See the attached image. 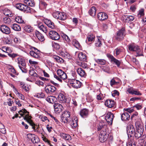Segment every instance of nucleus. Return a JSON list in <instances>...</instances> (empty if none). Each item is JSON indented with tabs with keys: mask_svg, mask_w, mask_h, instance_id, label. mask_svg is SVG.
<instances>
[{
	"mask_svg": "<svg viewBox=\"0 0 146 146\" xmlns=\"http://www.w3.org/2000/svg\"><path fill=\"white\" fill-rule=\"evenodd\" d=\"M106 126L102 122H100L98 126V130L100 131L99 135V140L102 143L106 141L108 136V134L106 131Z\"/></svg>",
	"mask_w": 146,
	"mask_h": 146,
	"instance_id": "obj_1",
	"label": "nucleus"
},
{
	"mask_svg": "<svg viewBox=\"0 0 146 146\" xmlns=\"http://www.w3.org/2000/svg\"><path fill=\"white\" fill-rule=\"evenodd\" d=\"M137 119V137L143 136L144 126L141 117H138Z\"/></svg>",
	"mask_w": 146,
	"mask_h": 146,
	"instance_id": "obj_2",
	"label": "nucleus"
},
{
	"mask_svg": "<svg viewBox=\"0 0 146 146\" xmlns=\"http://www.w3.org/2000/svg\"><path fill=\"white\" fill-rule=\"evenodd\" d=\"M59 102L61 103L69 104L70 103L71 98L69 97H66L62 93H60L58 97Z\"/></svg>",
	"mask_w": 146,
	"mask_h": 146,
	"instance_id": "obj_3",
	"label": "nucleus"
},
{
	"mask_svg": "<svg viewBox=\"0 0 146 146\" xmlns=\"http://www.w3.org/2000/svg\"><path fill=\"white\" fill-rule=\"evenodd\" d=\"M127 131L129 137V136H130V137H134V139H136L137 136L136 135V132H137V127L136 126V130L134 129L133 125L130 126L129 128L128 127Z\"/></svg>",
	"mask_w": 146,
	"mask_h": 146,
	"instance_id": "obj_4",
	"label": "nucleus"
},
{
	"mask_svg": "<svg viewBox=\"0 0 146 146\" xmlns=\"http://www.w3.org/2000/svg\"><path fill=\"white\" fill-rule=\"evenodd\" d=\"M70 113L68 111H64L62 114L61 120L62 122L67 123L68 121L71 119Z\"/></svg>",
	"mask_w": 146,
	"mask_h": 146,
	"instance_id": "obj_5",
	"label": "nucleus"
},
{
	"mask_svg": "<svg viewBox=\"0 0 146 146\" xmlns=\"http://www.w3.org/2000/svg\"><path fill=\"white\" fill-rule=\"evenodd\" d=\"M125 31L124 28H122L118 31L115 36V39L118 41H121L123 39L125 35Z\"/></svg>",
	"mask_w": 146,
	"mask_h": 146,
	"instance_id": "obj_6",
	"label": "nucleus"
},
{
	"mask_svg": "<svg viewBox=\"0 0 146 146\" xmlns=\"http://www.w3.org/2000/svg\"><path fill=\"white\" fill-rule=\"evenodd\" d=\"M68 82L71 86L76 88H80L82 84L80 81L75 79H69Z\"/></svg>",
	"mask_w": 146,
	"mask_h": 146,
	"instance_id": "obj_7",
	"label": "nucleus"
},
{
	"mask_svg": "<svg viewBox=\"0 0 146 146\" xmlns=\"http://www.w3.org/2000/svg\"><path fill=\"white\" fill-rule=\"evenodd\" d=\"M49 36L53 40H57L60 39V36L57 32L54 31H51L48 33Z\"/></svg>",
	"mask_w": 146,
	"mask_h": 146,
	"instance_id": "obj_8",
	"label": "nucleus"
},
{
	"mask_svg": "<svg viewBox=\"0 0 146 146\" xmlns=\"http://www.w3.org/2000/svg\"><path fill=\"white\" fill-rule=\"evenodd\" d=\"M78 122L77 117L76 116H74L68 121L67 123H69L72 128H74L78 126Z\"/></svg>",
	"mask_w": 146,
	"mask_h": 146,
	"instance_id": "obj_9",
	"label": "nucleus"
},
{
	"mask_svg": "<svg viewBox=\"0 0 146 146\" xmlns=\"http://www.w3.org/2000/svg\"><path fill=\"white\" fill-rule=\"evenodd\" d=\"M25 117H23V119L25 120L28 123L32 126V128L34 129L35 131H36L35 129V124L33 122V121L31 119L32 117L29 115V114H25Z\"/></svg>",
	"mask_w": 146,
	"mask_h": 146,
	"instance_id": "obj_10",
	"label": "nucleus"
},
{
	"mask_svg": "<svg viewBox=\"0 0 146 146\" xmlns=\"http://www.w3.org/2000/svg\"><path fill=\"white\" fill-rule=\"evenodd\" d=\"M105 117V119L108 123L110 125H111L114 117L113 114L111 112H108Z\"/></svg>",
	"mask_w": 146,
	"mask_h": 146,
	"instance_id": "obj_11",
	"label": "nucleus"
},
{
	"mask_svg": "<svg viewBox=\"0 0 146 146\" xmlns=\"http://www.w3.org/2000/svg\"><path fill=\"white\" fill-rule=\"evenodd\" d=\"M56 90V87L50 85H48L45 88V91L48 94H52Z\"/></svg>",
	"mask_w": 146,
	"mask_h": 146,
	"instance_id": "obj_12",
	"label": "nucleus"
},
{
	"mask_svg": "<svg viewBox=\"0 0 146 146\" xmlns=\"http://www.w3.org/2000/svg\"><path fill=\"white\" fill-rule=\"evenodd\" d=\"M121 19L124 22L129 23L133 21L134 19V16H128L124 15L122 16Z\"/></svg>",
	"mask_w": 146,
	"mask_h": 146,
	"instance_id": "obj_13",
	"label": "nucleus"
},
{
	"mask_svg": "<svg viewBox=\"0 0 146 146\" xmlns=\"http://www.w3.org/2000/svg\"><path fill=\"white\" fill-rule=\"evenodd\" d=\"M98 19L101 21H104L108 18V16L107 14L103 12L99 13L97 15Z\"/></svg>",
	"mask_w": 146,
	"mask_h": 146,
	"instance_id": "obj_14",
	"label": "nucleus"
},
{
	"mask_svg": "<svg viewBox=\"0 0 146 146\" xmlns=\"http://www.w3.org/2000/svg\"><path fill=\"white\" fill-rule=\"evenodd\" d=\"M104 104L108 108H111L114 106L115 102L113 100L108 99L106 100Z\"/></svg>",
	"mask_w": 146,
	"mask_h": 146,
	"instance_id": "obj_15",
	"label": "nucleus"
},
{
	"mask_svg": "<svg viewBox=\"0 0 146 146\" xmlns=\"http://www.w3.org/2000/svg\"><path fill=\"white\" fill-rule=\"evenodd\" d=\"M54 111L59 113L63 110V108L62 105L59 104L55 103L54 105Z\"/></svg>",
	"mask_w": 146,
	"mask_h": 146,
	"instance_id": "obj_16",
	"label": "nucleus"
},
{
	"mask_svg": "<svg viewBox=\"0 0 146 146\" xmlns=\"http://www.w3.org/2000/svg\"><path fill=\"white\" fill-rule=\"evenodd\" d=\"M0 29L1 31L5 34H8L11 32L9 28L6 25H1Z\"/></svg>",
	"mask_w": 146,
	"mask_h": 146,
	"instance_id": "obj_17",
	"label": "nucleus"
},
{
	"mask_svg": "<svg viewBox=\"0 0 146 146\" xmlns=\"http://www.w3.org/2000/svg\"><path fill=\"white\" fill-rule=\"evenodd\" d=\"M81 116L84 118L87 117L89 114V111L88 109L86 108L81 110L80 112Z\"/></svg>",
	"mask_w": 146,
	"mask_h": 146,
	"instance_id": "obj_18",
	"label": "nucleus"
},
{
	"mask_svg": "<svg viewBox=\"0 0 146 146\" xmlns=\"http://www.w3.org/2000/svg\"><path fill=\"white\" fill-rule=\"evenodd\" d=\"M44 23L48 27L52 29H54L55 28L54 23L50 20L45 19L44 21Z\"/></svg>",
	"mask_w": 146,
	"mask_h": 146,
	"instance_id": "obj_19",
	"label": "nucleus"
},
{
	"mask_svg": "<svg viewBox=\"0 0 146 146\" xmlns=\"http://www.w3.org/2000/svg\"><path fill=\"white\" fill-rule=\"evenodd\" d=\"M78 58L81 61H85L86 60V55L82 52H80L78 54Z\"/></svg>",
	"mask_w": 146,
	"mask_h": 146,
	"instance_id": "obj_20",
	"label": "nucleus"
},
{
	"mask_svg": "<svg viewBox=\"0 0 146 146\" xmlns=\"http://www.w3.org/2000/svg\"><path fill=\"white\" fill-rule=\"evenodd\" d=\"M145 136L143 135V136L137 137L138 143L137 146H143L144 142V138Z\"/></svg>",
	"mask_w": 146,
	"mask_h": 146,
	"instance_id": "obj_21",
	"label": "nucleus"
},
{
	"mask_svg": "<svg viewBox=\"0 0 146 146\" xmlns=\"http://www.w3.org/2000/svg\"><path fill=\"white\" fill-rule=\"evenodd\" d=\"M77 71L78 74L81 77H85L86 76V74L84 70L81 68H78Z\"/></svg>",
	"mask_w": 146,
	"mask_h": 146,
	"instance_id": "obj_22",
	"label": "nucleus"
},
{
	"mask_svg": "<svg viewBox=\"0 0 146 146\" xmlns=\"http://www.w3.org/2000/svg\"><path fill=\"white\" fill-rule=\"evenodd\" d=\"M35 34L38 39L40 41L42 42L44 40V36L39 32L36 31Z\"/></svg>",
	"mask_w": 146,
	"mask_h": 146,
	"instance_id": "obj_23",
	"label": "nucleus"
},
{
	"mask_svg": "<svg viewBox=\"0 0 146 146\" xmlns=\"http://www.w3.org/2000/svg\"><path fill=\"white\" fill-rule=\"evenodd\" d=\"M130 117L129 113L124 112L121 115V119L123 121L128 120L129 119Z\"/></svg>",
	"mask_w": 146,
	"mask_h": 146,
	"instance_id": "obj_24",
	"label": "nucleus"
},
{
	"mask_svg": "<svg viewBox=\"0 0 146 146\" xmlns=\"http://www.w3.org/2000/svg\"><path fill=\"white\" fill-rule=\"evenodd\" d=\"M29 54L31 56L35 58L39 59L40 58V53L37 52H35L31 51L30 52Z\"/></svg>",
	"mask_w": 146,
	"mask_h": 146,
	"instance_id": "obj_25",
	"label": "nucleus"
},
{
	"mask_svg": "<svg viewBox=\"0 0 146 146\" xmlns=\"http://www.w3.org/2000/svg\"><path fill=\"white\" fill-rule=\"evenodd\" d=\"M145 9H144L141 8L140 9L137 14V17L139 19L145 17Z\"/></svg>",
	"mask_w": 146,
	"mask_h": 146,
	"instance_id": "obj_26",
	"label": "nucleus"
},
{
	"mask_svg": "<svg viewBox=\"0 0 146 146\" xmlns=\"http://www.w3.org/2000/svg\"><path fill=\"white\" fill-rule=\"evenodd\" d=\"M56 98L53 96H48L46 99V100L50 103L53 104L56 101Z\"/></svg>",
	"mask_w": 146,
	"mask_h": 146,
	"instance_id": "obj_27",
	"label": "nucleus"
},
{
	"mask_svg": "<svg viewBox=\"0 0 146 146\" xmlns=\"http://www.w3.org/2000/svg\"><path fill=\"white\" fill-rule=\"evenodd\" d=\"M26 5L23 4L21 3H17L16 5V7L21 11H23L24 10L25 8L26 7Z\"/></svg>",
	"mask_w": 146,
	"mask_h": 146,
	"instance_id": "obj_28",
	"label": "nucleus"
},
{
	"mask_svg": "<svg viewBox=\"0 0 146 146\" xmlns=\"http://www.w3.org/2000/svg\"><path fill=\"white\" fill-rule=\"evenodd\" d=\"M96 13V8L95 7H93L91 8L89 11L90 15L92 16H95Z\"/></svg>",
	"mask_w": 146,
	"mask_h": 146,
	"instance_id": "obj_29",
	"label": "nucleus"
},
{
	"mask_svg": "<svg viewBox=\"0 0 146 146\" xmlns=\"http://www.w3.org/2000/svg\"><path fill=\"white\" fill-rule=\"evenodd\" d=\"M17 63L19 64V66H24L26 65V63L24 60L21 58H17Z\"/></svg>",
	"mask_w": 146,
	"mask_h": 146,
	"instance_id": "obj_30",
	"label": "nucleus"
},
{
	"mask_svg": "<svg viewBox=\"0 0 146 146\" xmlns=\"http://www.w3.org/2000/svg\"><path fill=\"white\" fill-rule=\"evenodd\" d=\"M129 50L132 51H136L137 50V47H136L134 43L129 44L128 46Z\"/></svg>",
	"mask_w": 146,
	"mask_h": 146,
	"instance_id": "obj_31",
	"label": "nucleus"
},
{
	"mask_svg": "<svg viewBox=\"0 0 146 146\" xmlns=\"http://www.w3.org/2000/svg\"><path fill=\"white\" fill-rule=\"evenodd\" d=\"M141 98L137 97V110L141 109L142 108V103L143 102Z\"/></svg>",
	"mask_w": 146,
	"mask_h": 146,
	"instance_id": "obj_32",
	"label": "nucleus"
},
{
	"mask_svg": "<svg viewBox=\"0 0 146 146\" xmlns=\"http://www.w3.org/2000/svg\"><path fill=\"white\" fill-rule=\"evenodd\" d=\"M24 29L25 31L28 33L32 32L33 30V28L29 25L25 26L24 27Z\"/></svg>",
	"mask_w": 146,
	"mask_h": 146,
	"instance_id": "obj_33",
	"label": "nucleus"
},
{
	"mask_svg": "<svg viewBox=\"0 0 146 146\" xmlns=\"http://www.w3.org/2000/svg\"><path fill=\"white\" fill-rule=\"evenodd\" d=\"M72 44L77 48L80 50L81 49V46L80 44L78 41L76 40H73Z\"/></svg>",
	"mask_w": 146,
	"mask_h": 146,
	"instance_id": "obj_34",
	"label": "nucleus"
},
{
	"mask_svg": "<svg viewBox=\"0 0 146 146\" xmlns=\"http://www.w3.org/2000/svg\"><path fill=\"white\" fill-rule=\"evenodd\" d=\"M61 136L62 138L66 140H70L71 139V137L69 135L65 133H62L61 134Z\"/></svg>",
	"mask_w": 146,
	"mask_h": 146,
	"instance_id": "obj_35",
	"label": "nucleus"
},
{
	"mask_svg": "<svg viewBox=\"0 0 146 146\" xmlns=\"http://www.w3.org/2000/svg\"><path fill=\"white\" fill-rule=\"evenodd\" d=\"M11 27L13 29L16 31H19L21 30L20 26L16 24H13L11 25Z\"/></svg>",
	"mask_w": 146,
	"mask_h": 146,
	"instance_id": "obj_36",
	"label": "nucleus"
},
{
	"mask_svg": "<svg viewBox=\"0 0 146 146\" xmlns=\"http://www.w3.org/2000/svg\"><path fill=\"white\" fill-rule=\"evenodd\" d=\"M52 58L55 59L56 61L60 63H62L63 62L64 60L63 59L57 56L53 55L52 56Z\"/></svg>",
	"mask_w": 146,
	"mask_h": 146,
	"instance_id": "obj_37",
	"label": "nucleus"
},
{
	"mask_svg": "<svg viewBox=\"0 0 146 146\" xmlns=\"http://www.w3.org/2000/svg\"><path fill=\"white\" fill-rule=\"evenodd\" d=\"M3 13L5 15L11 17V12L10 10L7 8L4 9L3 10Z\"/></svg>",
	"mask_w": 146,
	"mask_h": 146,
	"instance_id": "obj_38",
	"label": "nucleus"
},
{
	"mask_svg": "<svg viewBox=\"0 0 146 146\" xmlns=\"http://www.w3.org/2000/svg\"><path fill=\"white\" fill-rule=\"evenodd\" d=\"M64 42L65 43H70L71 40L69 37L65 34H63L62 36Z\"/></svg>",
	"mask_w": 146,
	"mask_h": 146,
	"instance_id": "obj_39",
	"label": "nucleus"
},
{
	"mask_svg": "<svg viewBox=\"0 0 146 146\" xmlns=\"http://www.w3.org/2000/svg\"><path fill=\"white\" fill-rule=\"evenodd\" d=\"M95 38V36L92 34L88 35L87 37V40L86 41L89 42H92L93 41Z\"/></svg>",
	"mask_w": 146,
	"mask_h": 146,
	"instance_id": "obj_40",
	"label": "nucleus"
},
{
	"mask_svg": "<svg viewBox=\"0 0 146 146\" xmlns=\"http://www.w3.org/2000/svg\"><path fill=\"white\" fill-rule=\"evenodd\" d=\"M136 109H137V105L134 106L133 107L131 108H125L124 109V110L129 113H131L136 110Z\"/></svg>",
	"mask_w": 146,
	"mask_h": 146,
	"instance_id": "obj_41",
	"label": "nucleus"
},
{
	"mask_svg": "<svg viewBox=\"0 0 146 146\" xmlns=\"http://www.w3.org/2000/svg\"><path fill=\"white\" fill-rule=\"evenodd\" d=\"M39 28L40 30L43 31L44 32L46 33L48 32V30L47 27L46 25L43 24L39 25Z\"/></svg>",
	"mask_w": 146,
	"mask_h": 146,
	"instance_id": "obj_42",
	"label": "nucleus"
},
{
	"mask_svg": "<svg viewBox=\"0 0 146 146\" xmlns=\"http://www.w3.org/2000/svg\"><path fill=\"white\" fill-rule=\"evenodd\" d=\"M25 3L27 5L31 7H33L35 5L33 0H25Z\"/></svg>",
	"mask_w": 146,
	"mask_h": 146,
	"instance_id": "obj_43",
	"label": "nucleus"
},
{
	"mask_svg": "<svg viewBox=\"0 0 146 146\" xmlns=\"http://www.w3.org/2000/svg\"><path fill=\"white\" fill-rule=\"evenodd\" d=\"M77 64L84 68H87L88 67L87 64L85 63L84 61L78 62H77Z\"/></svg>",
	"mask_w": 146,
	"mask_h": 146,
	"instance_id": "obj_44",
	"label": "nucleus"
},
{
	"mask_svg": "<svg viewBox=\"0 0 146 146\" xmlns=\"http://www.w3.org/2000/svg\"><path fill=\"white\" fill-rule=\"evenodd\" d=\"M15 21L19 23H25L24 21L22 19L21 17L18 16L15 17Z\"/></svg>",
	"mask_w": 146,
	"mask_h": 146,
	"instance_id": "obj_45",
	"label": "nucleus"
},
{
	"mask_svg": "<svg viewBox=\"0 0 146 146\" xmlns=\"http://www.w3.org/2000/svg\"><path fill=\"white\" fill-rule=\"evenodd\" d=\"M47 5L46 2L43 1H40L39 7H42V8L45 9L46 8Z\"/></svg>",
	"mask_w": 146,
	"mask_h": 146,
	"instance_id": "obj_46",
	"label": "nucleus"
},
{
	"mask_svg": "<svg viewBox=\"0 0 146 146\" xmlns=\"http://www.w3.org/2000/svg\"><path fill=\"white\" fill-rule=\"evenodd\" d=\"M25 7L23 12L26 13H31L33 10L32 9L27 5Z\"/></svg>",
	"mask_w": 146,
	"mask_h": 146,
	"instance_id": "obj_47",
	"label": "nucleus"
},
{
	"mask_svg": "<svg viewBox=\"0 0 146 146\" xmlns=\"http://www.w3.org/2000/svg\"><path fill=\"white\" fill-rule=\"evenodd\" d=\"M95 60L97 63L100 64L104 65L106 63V61L104 59H97Z\"/></svg>",
	"mask_w": 146,
	"mask_h": 146,
	"instance_id": "obj_48",
	"label": "nucleus"
},
{
	"mask_svg": "<svg viewBox=\"0 0 146 146\" xmlns=\"http://www.w3.org/2000/svg\"><path fill=\"white\" fill-rule=\"evenodd\" d=\"M142 48L137 46V56H143Z\"/></svg>",
	"mask_w": 146,
	"mask_h": 146,
	"instance_id": "obj_49",
	"label": "nucleus"
},
{
	"mask_svg": "<svg viewBox=\"0 0 146 146\" xmlns=\"http://www.w3.org/2000/svg\"><path fill=\"white\" fill-rule=\"evenodd\" d=\"M127 91L129 94L137 95V91L133 90V88L132 87L128 88Z\"/></svg>",
	"mask_w": 146,
	"mask_h": 146,
	"instance_id": "obj_50",
	"label": "nucleus"
},
{
	"mask_svg": "<svg viewBox=\"0 0 146 146\" xmlns=\"http://www.w3.org/2000/svg\"><path fill=\"white\" fill-rule=\"evenodd\" d=\"M33 136L32 138L31 141L33 143H38L39 141V139L36 136H35V135L33 134Z\"/></svg>",
	"mask_w": 146,
	"mask_h": 146,
	"instance_id": "obj_51",
	"label": "nucleus"
},
{
	"mask_svg": "<svg viewBox=\"0 0 146 146\" xmlns=\"http://www.w3.org/2000/svg\"><path fill=\"white\" fill-rule=\"evenodd\" d=\"M66 19V16L64 13L60 12L58 19L62 20H64Z\"/></svg>",
	"mask_w": 146,
	"mask_h": 146,
	"instance_id": "obj_52",
	"label": "nucleus"
},
{
	"mask_svg": "<svg viewBox=\"0 0 146 146\" xmlns=\"http://www.w3.org/2000/svg\"><path fill=\"white\" fill-rule=\"evenodd\" d=\"M3 21L5 24H9L10 23L11 20L9 17H7L3 18Z\"/></svg>",
	"mask_w": 146,
	"mask_h": 146,
	"instance_id": "obj_53",
	"label": "nucleus"
},
{
	"mask_svg": "<svg viewBox=\"0 0 146 146\" xmlns=\"http://www.w3.org/2000/svg\"><path fill=\"white\" fill-rule=\"evenodd\" d=\"M112 62H113L118 67L120 66V65L121 63V61L115 58L113 59V60L112 61Z\"/></svg>",
	"mask_w": 146,
	"mask_h": 146,
	"instance_id": "obj_54",
	"label": "nucleus"
},
{
	"mask_svg": "<svg viewBox=\"0 0 146 146\" xmlns=\"http://www.w3.org/2000/svg\"><path fill=\"white\" fill-rule=\"evenodd\" d=\"M60 13L59 11H56L53 13L52 14L53 17L56 19H58Z\"/></svg>",
	"mask_w": 146,
	"mask_h": 146,
	"instance_id": "obj_55",
	"label": "nucleus"
},
{
	"mask_svg": "<svg viewBox=\"0 0 146 146\" xmlns=\"http://www.w3.org/2000/svg\"><path fill=\"white\" fill-rule=\"evenodd\" d=\"M19 67L22 72L25 73L27 72V70L26 68V65H25L24 66H21Z\"/></svg>",
	"mask_w": 146,
	"mask_h": 146,
	"instance_id": "obj_56",
	"label": "nucleus"
},
{
	"mask_svg": "<svg viewBox=\"0 0 146 146\" xmlns=\"http://www.w3.org/2000/svg\"><path fill=\"white\" fill-rule=\"evenodd\" d=\"M114 51L115 52V54L117 56L119 55L120 53L122 52L123 50L121 49L117 48Z\"/></svg>",
	"mask_w": 146,
	"mask_h": 146,
	"instance_id": "obj_57",
	"label": "nucleus"
},
{
	"mask_svg": "<svg viewBox=\"0 0 146 146\" xmlns=\"http://www.w3.org/2000/svg\"><path fill=\"white\" fill-rule=\"evenodd\" d=\"M29 74L32 76L36 77H37V74L33 70H30L29 71Z\"/></svg>",
	"mask_w": 146,
	"mask_h": 146,
	"instance_id": "obj_58",
	"label": "nucleus"
},
{
	"mask_svg": "<svg viewBox=\"0 0 146 146\" xmlns=\"http://www.w3.org/2000/svg\"><path fill=\"white\" fill-rule=\"evenodd\" d=\"M64 72L61 69H58L57 71V74L59 77L61 76Z\"/></svg>",
	"mask_w": 146,
	"mask_h": 146,
	"instance_id": "obj_59",
	"label": "nucleus"
},
{
	"mask_svg": "<svg viewBox=\"0 0 146 146\" xmlns=\"http://www.w3.org/2000/svg\"><path fill=\"white\" fill-rule=\"evenodd\" d=\"M119 92L117 90H114L112 92V95L113 97H115V95L119 96Z\"/></svg>",
	"mask_w": 146,
	"mask_h": 146,
	"instance_id": "obj_60",
	"label": "nucleus"
},
{
	"mask_svg": "<svg viewBox=\"0 0 146 146\" xmlns=\"http://www.w3.org/2000/svg\"><path fill=\"white\" fill-rule=\"evenodd\" d=\"M53 46L55 49L58 50L60 48V46L57 43H54L53 44Z\"/></svg>",
	"mask_w": 146,
	"mask_h": 146,
	"instance_id": "obj_61",
	"label": "nucleus"
},
{
	"mask_svg": "<svg viewBox=\"0 0 146 146\" xmlns=\"http://www.w3.org/2000/svg\"><path fill=\"white\" fill-rule=\"evenodd\" d=\"M67 76L66 73L64 72L61 76L60 78L61 79L65 80L67 78Z\"/></svg>",
	"mask_w": 146,
	"mask_h": 146,
	"instance_id": "obj_62",
	"label": "nucleus"
},
{
	"mask_svg": "<svg viewBox=\"0 0 146 146\" xmlns=\"http://www.w3.org/2000/svg\"><path fill=\"white\" fill-rule=\"evenodd\" d=\"M136 143L135 142H132L131 143L130 142H128L127 144V146H136Z\"/></svg>",
	"mask_w": 146,
	"mask_h": 146,
	"instance_id": "obj_63",
	"label": "nucleus"
},
{
	"mask_svg": "<svg viewBox=\"0 0 146 146\" xmlns=\"http://www.w3.org/2000/svg\"><path fill=\"white\" fill-rule=\"evenodd\" d=\"M97 99L98 100H102V94H100L97 95Z\"/></svg>",
	"mask_w": 146,
	"mask_h": 146,
	"instance_id": "obj_64",
	"label": "nucleus"
}]
</instances>
